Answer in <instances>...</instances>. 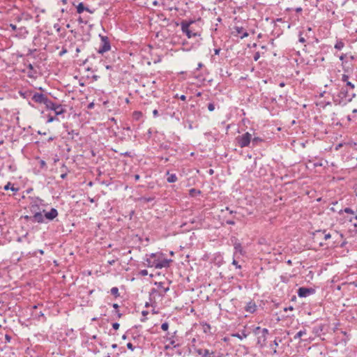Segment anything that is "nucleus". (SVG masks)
Returning <instances> with one entry per match:
<instances>
[{
    "label": "nucleus",
    "mask_w": 357,
    "mask_h": 357,
    "mask_svg": "<svg viewBox=\"0 0 357 357\" xmlns=\"http://www.w3.org/2000/svg\"><path fill=\"white\" fill-rule=\"evenodd\" d=\"M260 54L259 52H256L254 55V60L257 61L259 59Z\"/></svg>",
    "instance_id": "a19ab883"
},
{
    "label": "nucleus",
    "mask_w": 357,
    "mask_h": 357,
    "mask_svg": "<svg viewBox=\"0 0 357 357\" xmlns=\"http://www.w3.org/2000/svg\"><path fill=\"white\" fill-rule=\"evenodd\" d=\"M140 275H142V276H146V275H148V271H147V270H145V269H144V270H142V271H140Z\"/></svg>",
    "instance_id": "4c0bfd02"
},
{
    "label": "nucleus",
    "mask_w": 357,
    "mask_h": 357,
    "mask_svg": "<svg viewBox=\"0 0 357 357\" xmlns=\"http://www.w3.org/2000/svg\"><path fill=\"white\" fill-rule=\"evenodd\" d=\"M284 85H285V84H284V82H281V83H280V84H279V86H280V87H283V86H284Z\"/></svg>",
    "instance_id": "e2e57ef3"
},
{
    "label": "nucleus",
    "mask_w": 357,
    "mask_h": 357,
    "mask_svg": "<svg viewBox=\"0 0 357 357\" xmlns=\"http://www.w3.org/2000/svg\"><path fill=\"white\" fill-rule=\"evenodd\" d=\"M326 232V230H316L314 231V243H318L319 246H323L324 243L321 241H319V239L324 236V234Z\"/></svg>",
    "instance_id": "1a4fd4ad"
},
{
    "label": "nucleus",
    "mask_w": 357,
    "mask_h": 357,
    "mask_svg": "<svg viewBox=\"0 0 357 357\" xmlns=\"http://www.w3.org/2000/svg\"><path fill=\"white\" fill-rule=\"evenodd\" d=\"M161 328L164 331H167L168 330V328H169V324L167 322H164L161 325Z\"/></svg>",
    "instance_id": "c756f323"
},
{
    "label": "nucleus",
    "mask_w": 357,
    "mask_h": 357,
    "mask_svg": "<svg viewBox=\"0 0 357 357\" xmlns=\"http://www.w3.org/2000/svg\"><path fill=\"white\" fill-rule=\"evenodd\" d=\"M352 146L355 149H357V143L354 142Z\"/></svg>",
    "instance_id": "680f3d73"
},
{
    "label": "nucleus",
    "mask_w": 357,
    "mask_h": 357,
    "mask_svg": "<svg viewBox=\"0 0 357 357\" xmlns=\"http://www.w3.org/2000/svg\"><path fill=\"white\" fill-rule=\"evenodd\" d=\"M220 52V48L214 50V53H215V55H218Z\"/></svg>",
    "instance_id": "09e8293b"
},
{
    "label": "nucleus",
    "mask_w": 357,
    "mask_h": 357,
    "mask_svg": "<svg viewBox=\"0 0 357 357\" xmlns=\"http://www.w3.org/2000/svg\"><path fill=\"white\" fill-rule=\"evenodd\" d=\"M58 119L56 116H50L47 119V123L53 122L54 121H56Z\"/></svg>",
    "instance_id": "2f4dec72"
},
{
    "label": "nucleus",
    "mask_w": 357,
    "mask_h": 357,
    "mask_svg": "<svg viewBox=\"0 0 357 357\" xmlns=\"http://www.w3.org/2000/svg\"><path fill=\"white\" fill-rule=\"evenodd\" d=\"M321 164H319V162H314V167H317V166H321Z\"/></svg>",
    "instance_id": "bf43d9fd"
},
{
    "label": "nucleus",
    "mask_w": 357,
    "mask_h": 357,
    "mask_svg": "<svg viewBox=\"0 0 357 357\" xmlns=\"http://www.w3.org/2000/svg\"><path fill=\"white\" fill-rule=\"evenodd\" d=\"M10 27L12 29V30L15 31L17 29V26L15 24H10Z\"/></svg>",
    "instance_id": "49530a36"
},
{
    "label": "nucleus",
    "mask_w": 357,
    "mask_h": 357,
    "mask_svg": "<svg viewBox=\"0 0 357 357\" xmlns=\"http://www.w3.org/2000/svg\"><path fill=\"white\" fill-rule=\"evenodd\" d=\"M127 347H128V349H130L131 351H133L135 349V347L130 342H128L127 344Z\"/></svg>",
    "instance_id": "c9c22d12"
},
{
    "label": "nucleus",
    "mask_w": 357,
    "mask_h": 357,
    "mask_svg": "<svg viewBox=\"0 0 357 357\" xmlns=\"http://www.w3.org/2000/svg\"><path fill=\"white\" fill-rule=\"evenodd\" d=\"M46 108L51 109L55 112L56 116L63 114L66 112V109L60 104H56L50 100V103H47Z\"/></svg>",
    "instance_id": "39448f33"
},
{
    "label": "nucleus",
    "mask_w": 357,
    "mask_h": 357,
    "mask_svg": "<svg viewBox=\"0 0 357 357\" xmlns=\"http://www.w3.org/2000/svg\"><path fill=\"white\" fill-rule=\"evenodd\" d=\"M153 117L156 118L159 116V113H158V111L157 109H155L153 111Z\"/></svg>",
    "instance_id": "e433bc0d"
},
{
    "label": "nucleus",
    "mask_w": 357,
    "mask_h": 357,
    "mask_svg": "<svg viewBox=\"0 0 357 357\" xmlns=\"http://www.w3.org/2000/svg\"><path fill=\"white\" fill-rule=\"evenodd\" d=\"M101 39V43L98 49V52L99 54H104L105 52L109 51L111 48L110 43L107 36H100Z\"/></svg>",
    "instance_id": "423d86ee"
},
{
    "label": "nucleus",
    "mask_w": 357,
    "mask_h": 357,
    "mask_svg": "<svg viewBox=\"0 0 357 357\" xmlns=\"http://www.w3.org/2000/svg\"><path fill=\"white\" fill-rule=\"evenodd\" d=\"M251 139L252 135L248 132L236 137V141L241 148L248 146L250 144Z\"/></svg>",
    "instance_id": "20e7f679"
},
{
    "label": "nucleus",
    "mask_w": 357,
    "mask_h": 357,
    "mask_svg": "<svg viewBox=\"0 0 357 357\" xmlns=\"http://www.w3.org/2000/svg\"><path fill=\"white\" fill-rule=\"evenodd\" d=\"M342 212H344V213H346L347 214H349V215H351V216H354L355 214H356V212H354L351 208H348V207L344 208L343 210H341L339 212V213L341 214Z\"/></svg>",
    "instance_id": "6ab92c4d"
},
{
    "label": "nucleus",
    "mask_w": 357,
    "mask_h": 357,
    "mask_svg": "<svg viewBox=\"0 0 357 357\" xmlns=\"http://www.w3.org/2000/svg\"><path fill=\"white\" fill-rule=\"evenodd\" d=\"M198 193V194H200L201 192L199 190H196L195 189L192 188V189H190V195H193L194 193Z\"/></svg>",
    "instance_id": "72a5a7b5"
},
{
    "label": "nucleus",
    "mask_w": 357,
    "mask_h": 357,
    "mask_svg": "<svg viewBox=\"0 0 357 357\" xmlns=\"http://www.w3.org/2000/svg\"><path fill=\"white\" fill-rule=\"evenodd\" d=\"M208 109L211 112H212L215 109V106H214L213 103H209L208 105Z\"/></svg>",
    "instance_id": "473e14b6"
},
{
    "label": "nucleus",
    "mask_w": 357,
    "mask_h": 357,
    "mask_svg": "<svg viewBox=\"0 0 357 357\" xmlns=\"http://www.w3.org/2000/svg\"><path fill=\"white\" fill-rule=\"evenodd\" d=\"M268 333V330L267 328L262 329V334L257 339V344H260L261 347H264L266 344V335Z\"/></svg>",
    "instance_id": "9b49d317"
},
{
    "label": "nucleus",
    "mask_w": 357,
    "mask_h": 357,
    "mask_svg": "<svg viewBox=\"0 0 357 357\" xmlns=\"http://www.w3.org/2000/svg\"><path fill=\"white\" fill-rule=\"evenodd\" d=\"M121 155H126V156H130V153L129 152H125L123 153H121Z\"/></svg>",
    "instance_id": "6e6d98bb"
},
{
    "label": "nucleus",
    "mask_w": 357,
    "mask_h": 357,
    "mask_svg": "<svg viewBox=\"0 0 357 357\" xmlns=\"http://www.w3.org/2000/svg\"><path fill=\"white\" fill-rule=\"evenodd\" d=\"M234 249L236 252H239L241 253L242 252V247L241 243H235L234 245Z\"/></svg>",
    "instance_id": "c85d7f7f"
},
{
    "label": "nucleus",
    "mask_w": 357,
    "mask_h": 357,
    "mask_svg": "<svg viewBox=\"0 0 357 357\" xmlns=\"http://www.w3.org/2000/svg\"><path fill=\"white\" fill-rule=\"evenodd\" d=\"M45 218V215H43L41 212H35L33 215L30 218V221L33 223H43Z\"/></svg>",
    "instance_id": "6e6552de"
},
{
    "label": "nucleus",
    "mask_w": 357,
    "mask_h": 357,
    "mask_svg": "<svg viewBox=\"0 0 357 357\" xmlns=\"http://www.w3.org/2000/svg\"><path fill=\"white\" fill-rule=\"evenodd\" d=\"M40 166L42 167L45 166V165H46V163H45V162L44 160H40Z\"/></svg>",
    "instance_id": "864d4df0"
},
{
    "label": "nucleus",
    "mask_w": 357,
    "mask_h": 357,
    "mask_svg": "<svg viewBox=\"0 0 357 357\" xmlns=\"http://www.w3.org/2000/svg\"><path fill=\"white\" fill-rule=\"evenodd\" d=\"M347 85L349 86L351 89H354V84H352L351 82H347Z\"/></svg>",
    "instance_id": "c03bdc74"
},
{
    "label": "nucleus",
    "mask_w": 357,
    "mask_h": 357,
    "mask_svg": "<svg viewBox=\"0 0 357 357\" xmlns=\"http://www.w3.org/2000/svg\"><path fill=\"white\" fill-rule=\"evenodd\" d=\"M273 344L275 347L278 346V343L277 342L276 340H274Z\"/></svg>",
    "instance_id": "338daca9"
},
{
    "label": "nucleus",
    "mask_w": 357,
    "mask_h": 357,
    "mask_svg": "<svg viewBox=\"0 0 357 357\" xmlns=\"http://www.w3.org/2000/svg\"><path fill=\"white\" fill-rule=\"evenodd\" d=\"M194 22L190 21L189 22L183 21L181 23V30L186 34L188 38L197 36L198 34L197 31L193 27Z\"/></svg>",
    "instance_id": "f03ea898"
},
{
    "label": "nucleus",
    "mask_w": 357,
    "mask_h": 357,
    "mask_svg": "<svg viewBox=\"0 0 357 357\" xmlns=\"http://www.w3.org/2000/svg\"><path fill=\"white\" fill-rule=\"evenodd\" d=\"M324 206H322L323 211H320V210H319V211H317V213H318L319 215H320V214H321L322 213H324V209H328V206H328V204H326V202H324ZM317 213V211H314V213Z\"/></svg>",
    "instance_id": "bb28decb"
},
{
    "label": "nucleus",
    "mask_w": 357,
    "mask_h": 357,
    "mask_svg": "<svg viewBox=\"0 0 357 357\" xmlns=\"http://www.w3.org/2000/svg\"><path fill=\"white\" fill-rule=\"evenodd\" d=\"M253 145H257L259 142H261L263 140L261 138L255 137L251 139Z\"/></svg>",
    "instance_id": "393cba45"
},
{
    "label": "nucleus",
    "mask_w": 357,
    "mask_h": 357,
    "mask_svg": "<svg viewBox=\"0 0 357 357\" xmlns=\"http://www.w3.org/2000/svg\"><path fill=\"white\" fill-rule=\"evenodd\" d=\"M110 291H111V294L112 295H114L115 297L119 296V289L117 287H112Z\"/></svg>",
    "instance_id": "5701e85b"
},
{
    "label": "nucleus",
    "mask_w": 357,
    "mask_h": 357,
    "mask_svg": "<svg viewBox=\"0 0 357 357\" xmlns=\"http://www.w3.org/2000/svg\"><path fill=\"white\" fill-rule=\"evenodd\" d=\"M30 218H31V216L26 215V216L24 217V218H25L26 220H29V221H30Z\"/></svg>",
    "instance_id": "052dcab7"
},
{
    "label": "nucleus",
    "mask_w": 357,
    "mask_h": 357,
    "mask_svg": "<svg viewBox=\"0 0 357 357\" xmlns=\"http://www.w3.org/2000/svg\"><path fill=\"white\" fill-rule=\"evenodd\" d=\"M232 264H234L238 268H241V266L238 265V262L236 260H233Z\"/></svg>",
    "instance_id": "79ce46f5"
},
{
    "label": "nucleus",
    "mask_w": 357,
    "mask_h": 357,
    "mask_svg": "<svg viewBox=\"0 0 357 357\" xmlns=\"http://www.w3.org/2000/svg\"><path fill=\"white\" fill-rule=\"evenodd\" d=\"M134 177H135V180L136 181H138V180H139V178H140V176H139V174H135V175L134 176Z\"/></svg>",
    "instance_id": "603ef678"
},
{
    "label": "nucleus",
    "mask_w": 357,
    "mask_h": 357,
    "mask_svg": "<svg viewBox=\"0 0 357 357\" xmlns=\"http://www.w3.org/2000/svg\"><path fill=\"white\" fill-rule=\"evenodd\" d=\"M315 326H314V333L321 340L324 338L321 337L322 335H324L328 328V323L327 320L317 319L314 321Z\"/></svg>",
    "instance_id": "f257e3e1"
},
{
    "label": "nucleus",
    "mask_w": 357,
    "mask_h": 357,
    "mask_svg": "<svg viewBox=\"0 0 357 357\" xmlns=\"http://www.w3.org/2000/svg\"><path fill=\"white\" fill-rule=\"evenodd\" d=\"M348 220H349V222H352L353 220H357V212H356V214H355L354 216L348 217Z\"/></svg>",
    "instance_id": "f704fd0d"
},
{
    "label": "nucleus",
    "mask_w": 357,
    "mask_h": 357,
    "mask_svg": "<svg viewBox=\"0 0 357 357\" xmlns=\"http://www.w3.org/2000/svg\"><path fill=\"white\" fill-rule=\"evenodd\" d=\"M112 347L113 349H115V348H116V347H117V344H113L112 345Z\"/></svg>",
    "instance_id": "69168bd1"
},
{
    "label": "nucleus",
    "mask_w": 357,
    "mask_h": 357,
    "mask_svg": "<svg viewBox=\"0 0 357 357\" xmlns=\"http://www.w3.org/2000/svg\"><path fill=\"white\" fill-rule=\"evenodd\" d=\"M167 181L168 183H174V182L177 181L178 178L175 174H169V172H167Z\"/></svg>",
    "instance_id": "f3484780"
},
{
    "label": "nucleus",
    "mask_w": 357,
    "mask_h": 357,
    "mask_svg": "<svg viewBox=\"0 0 357 357\" xmlns=\"http://www.w3.org/2000/svg\"><path fill=\"white\" fill-rule=\"evenodd\" d=\"M142 314L143 316H146L148 314V312L147 311H142Z\"/></svg>",
    "instance_id": "4d7b16f0"
},
{
    "label": "nucleus",
    "mask_w": 357,
    "mask_h": 357,
    "mask_svg": "<svg viewBox=\"0 0 357 357\" xmlns=\"http://www.w3.org/2000/svg\"><path fill=\"white\" fill-rule=\"evenodd\" d=\"M158 287L161 289V291L163 293H166L167 291H169V287H163V284L162 282L158 283Z\"/></svg>",
    "instance_id": "cd10ccee"
},
{
    "label": "nucleus",
    "mask_w": 357,
    "mask_h": 357,
    "mask_svg": "<svg viewBox=\"0 0 357 357\" xmlns=\"http://www.w3.org/2000/svg\"><path fill=\"white\" fill-rule=\"evenodd\" d=\"M77 12L79 14L82 13L84 11H87L89 13H93V10H91L89 8L84 6V3L82 2L79 3L77 7Z\"/></svg>",
    "instance_id": "ddd939ff"
},
{
    "label": "nucleus",
    "mask_w": 357,
    "mask_h": 357,
    "mask_svg": "<svg viewBox=\"0 0 357 357\" xmlns=\"http://www.w3.org/2000/svg\"><path fill=\"white\" fill-rule=\"evenodd\" d=\"M58 216V211L56 208H52L49 212L45 213V218L48 220H53Z\"/></svg>",
    "instance_id": "f8f14e48"
},
{
    "label": "nucleus",
    "mask_w": 357,
    "mask_h": 357,
    "mask_svg": "<svg viewBox=\"0 0 357 357\" xmlns=\"http://www.w3.org/2000/svg\"><path fill=\"white\" fill-rule=\"evenodd\" d=\"M257 310V305L255 302L250 301L245 306V310L248 312L253 313Z\"/></svg>",
    "instance_id": "2eb2a0df"
},
{
    "label": "nucleus",
    "mask_w": 357,
    "mask_h": 357,
    "mask_svg": "<svg viewBox=\"0 0 357 357\" xmlns=\"http://www.w3.org/2000/svg\"><path fill=\"white\" fill-rule=\"evenodd\" d=\"M10 183H8L5 186H4V190H11L12 191H14V192H17L18 190L17 188H14L13 186L10 187Z\"/></svg>",
    "instance_id": "b1692460"
},
{
    "label": "nucleus",
    "mask_w": 357,
    "mask_h": 357,
    "mask_svg": "<svg viewBox=\"0 0 357 357\" xmlns=\"http://www.w3.org/2000/svg\"><path fill=\"white\" fill-rule=\"evenodd\" d=\"M169 342H170V344L174 347H176L178 346V344H176V342L174 339H172V338H169Z\"/></svg>",
    "instance_id": "7c9ffc66"
},
{
    "label": "nucleus",
    "mask_w": 357,
    "mask_h": 357,
    "mask_svg": "<svg viewBox=\"0 0 357 357\" xmlns=\"http://www.w3.org/2000/svg\"><path fill=\"white\" fill-rule=\"evenodd\" d=\"M179 98L181 100H186V96H184V95H181Z\"/></svg>",
    "instance_id": "3c124183"
},
{
    "label": "nucleus",
    "mask_w": 357,
    "mask_h": 357,
    "mask_svg": "<svg viewBox=\"0 0 357 357\" xmlns=\"http://www.w3.org/2000/svg\"><path fill=\"white\" fill-rule=\"evenodd\" d=\"M233 336L236 337L241 340H243V338H245L247 337V334L245 332H243L242 334L236 333L234 334Z\"/></svg>",
    "instance_id": "a878e982"
},
{
    "label": "nucleus",
    "mask_w": 357,
    "mask_h": 357,
    "mask_svg": "<svg viewBox=\"0 0 357 357\" xmlns=\"http://www.w3.org/2000/svg\"><path fill=\"white\" fill-rule=\"evenodd\" d=\"M163 257V254L160 252L151 254L149 255V257L146 259L147 266H149V261H153L154 262H158L157 261L158 260V257Z\"/></svg>",
    "instance_id": "4468645a"
},
{
    "label": "nucleus",
    "mask_w": 357,
    "mask_h": 357,
    "mask_svg": "<svg viewBox=\"0 0 357 357\" xmlns=\"http://www.w3.org/2000/svg\"><path fill=\"white\" fill-rule=\"evenodd\" d=\"M349 76L347 75H342V80L344 82H349L348 81Z\"/></svg>",
    "instance_id": "58836bf2"
},
{
    "label": "nucleus",
    "mask_w": 357,
    "mask_h": 357,
    "mask_svg": "<svg viewBox=\"0 0 357 357\" xmlns=\"http://www.w3.org/2000/svg\"><path fill=\"white\" fill-rule=\"evenodd\" d=\"M196 351L199 355H202L204 357H206V356H208L209 354V351L208 349H197Z\"/></svg>",
    "instance_id": "aec40b11"
},
{
    "label": "nucleus",
    "mask_w": 357,
    "mask_h": 357,
    "mask_svg": "<svg viewBox=\"0 0 357 357\" xmlns=\"http://www.w3.org/2000/svg\"><path fill=\"white\" fill-rule=\"evenodd\" d=\"M66 176H67V174L66 173L62 174L61 175V178H63V179L66 178Z\"/></svg>",
    "instance_id": "5fc2aeb1"
},
{
    "label": "nucleus",
    "mask_w": 357,
    "mask_h": 357,
    "mask_svg": "<svg viewBox=\"0 0 357 357\" xmlns=\"http://www.w3.org/2000/svg\"><path fill=\"white\" fill-rule=\"evenodd\" d=\"M324 239L327 240L331 238V234L329 233L326 234V232L324 234L323 236Z\"/></svg>",
    "instance_id": "ea45409f"
},
{
    "label": "nucleus",
    "mask_w": 357,
    "mask_h": 357,
    "mask_svg": "<svg viewBox=\"0 0 357 357\" xmlns=\"http://www.w3.org/2000/svg\"><path fill=\"white\" fill-rule=\"evenodd\" d=\"M344 46V43L342 40L337 41L336 44L335 45V48L340 50H342Z\"/></svg>",
    "instance_id": "412c9836"
},
{
    "label": "nucleus",
    "mask_w": 357,
    "mask_h": 357,
    "mask_svg": "<svg viewBox=\"0 0 357 357\" xmlns=\"http://www.w3.org/2000/svg\"><path fill=\"white\" fill-rule=\"evenodd\" d=\"M227 224L230 225H234L235 224V222L233 220H227Z\"/></svg>",
    "instance_id": "8fccbe9b"
},
{
    "label": "nucleus",
    "mask_w": 357,
    "mask_h": 357,
    "mask_svg": "<svg viewBox=\"0 0 357 357\" xmlns=\"http://www.w3.org/2000/svg\"><path fill=\"white\" fill-rule=\"evenodd\" d=\"M68 134H69V135H72L73 136L74 135H78V132H75L74 130H72L70 132H68Z\"/></svg>",
    "instance_id": "a18cd8bd"
},
{
    "label": "nucleus",
    "mask_w": 357,
    "mask_h": 357,
    "mask_svg": "<svg viewBox=\"0 0 357 357\" xmlns=\"http://www.w3.org/2000/svg\"><path fill=\"white\" fill-rule=\"evenodd\" d=\"M112 327H113L114 329L117 330L119 328V324L114 323L112 324Z\"/></svg>",
    "instance_id": "37998d69"
},
{
    "label": "nucleus",
    "mask_w": 357,
    "mask_h": 357,
    "mask_svg": "<svg viewBox=\"0 0 357 357\" xmlns=\"http://www.w3.org/2000/svg\"><path fill=\"white\" fill-rule=\"evenodd\" d=\"M235 29H236V33L240 35V37L241 39H243L248 36V32L246 31H245L243 27H236Z\"/></svg>",
    "instance_id": "dca6fc26"
},
{
    "label": "nucleus",
    "mask_w": 357,
    "mask_h": 357,
    "mask_svg": "<svg viewBox=\"0 0 357 357\" xmlns=\"http://www.w3.org/2000/svg\"><path fill=\"white\" fill-rule=\"evenodd\" d=\"M37 207V205H33L31 206V211H33L34 210V208H36Z\"/></svg>",
    "instance_id": "0e129e2a"
},
{
    "label": "nucleus",
    "mask_w": 357,
    "mask_h": 357,
    "mask_svg": "<svg viewBox=\"0 0 357 357\" xmlns=\"http://www.w3.org/2000/svg\"><path fill=\"white\" fill-rule=\"evenodd\" d=\"M312 293V289L307 287H300L298 289V295L299 297H307Z\"/></svg>",
    "instance_id": "9d476101"
},
{
    "label": "nucleus",
    "mask_w": 357,
    "mask_h": 357,
    "mask_svg": "<svg viewBox=\"0 0 357 357\" xmlns=\"http://www.w3.org/2000/svg\"><path fill=\"white\" fill-rule=\"evenodd\" d=\"M202 66H203V64H202V63H199L198 64V68H202Z\"/></svg>",
    "instance_id": "774afa93"
},
{
    "label": "nucleus",
    "mask_w": 357,
    "mask_h": 357,
    "mask_svg": "<svg viewBox=\"0 0 357 357\" xmlns=\"http://www.w3.org/2000/svg\"><path fill=\"white\" fill-rule=\"evenodd\" d=\"M77 21L79 22V23H84V24H86V21H84L81 17H79L78 18Z\"/></svg>",
    "instance_id": "de8ad7c7"
},
{
    "label": "nucleus",
    "mask_w": 357,
    "mask_h": 357,
    "mask_svg": "<svg viewBox=\"0 0 357 357\" xmlns=\"http://www.w3.org/2000/svg\"><path fill=\"white\" fill-rule=\"evenodd\" d=\"M158 262L149 261V267H154L155 268H167L169 266L172 259H164L163 257H158Z\"/></svg>",
    "instance_id": "7ed1b4c3"
},
{
    "label": "nucleus",
    "mask_w": 357,
    "mask_h": 357,
    "mask_svg": "<svg viewBox=\"0 0 357 357\" xmlns=\"http://www.w3.org/2000/svg\"><path fill=\"white\" fill-rule=\"evenodd\" d=\"M305 334H306L305 330L300 331L295 335L294 339L296 340V339L301 338L303 335H304Z\"/></svg>",
    "instance_id": "4be33fe9"
},
{
    "label": "nucleus",
    "mask_w": 357,
    "mask_h": 357,
    "mask_svg": "<svg viewBox=\"0 0 357 357\" xmlns=\"http://www.w3.org/2000/svg\"><path fill=\"white\" fill-rule=\"evenodd\" d=\"M299 41H300V42H301V43H304V42H305V39H304V38H303V37H300V38H299Z\"/></svg>",
    "instance_id": "13d9d810"
},
{
    "label": "nucleus",
    "mask_w": 357,
    "mask_h": 357,
    "mask_svg": "<svg viewBox=\"0 0 357 357\" xmlns=\"http://www.w3.org/2000/svg\"><path fill=\"white\" fill-rule=\"evenodd\" d=\"M31 100L36 103L44 104L45 105L50 103V99L47 96L37 92L33 94Z\"/></svg>",
    "instance_id": "0eeeda50"
},
{
    "label": "nucleus",
    "mask_w": 357,
    "mask_h": 357,
    "mask_svg": "<svg viewBox=\"0 0 357 357\" xmlns=\"http://www.w3.org/2000/svg\"><path fill=\"white\" fill-rule=\"evenodd\" d=\"M27 68L29 69V71L27 72V75L29 77H34L36 72L33 70V67L32 64H31V63L29 64L27 66Z\"/></svg>",
    "instance_id": "a211bd4d"
}]
</instances>
